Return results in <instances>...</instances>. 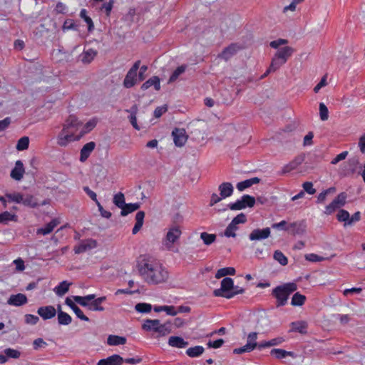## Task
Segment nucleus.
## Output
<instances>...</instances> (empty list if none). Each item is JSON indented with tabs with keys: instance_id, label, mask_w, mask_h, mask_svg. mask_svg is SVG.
I'll use <instances>...</instances> for the list:
<instances>
[{
	"instance_id": "obj_37",
	"label": "nucleus",
	"mask_w": 365,
	"mask_h": 365,
	"mask_svg": "<svg viewBox=\"0 0 365 365\" xmlns=\"http://www.w3.org/2000/svg\"><path fill=\"white\" fill-rule=\"evenodd\" d=\"M6 197L9 202H13L17 204H21V201L23 200V194L20 192H6Z\"/></svg>"
},
{
	"instance_id": "obj_3",
	"label": "nucleus",
	"mask_w": 365,
	"mask_h": 365,
	"mask_svg": "<svg viewBox=\"0 0 365 365\" xmlns=\"http://www.w3.org/2000/svg\"><path fill=\"white\" fill-rule=\"evenodd\" d=\"M294 283H287L277 286L272 290V295L277 299V307L284 306L287 304L289 296L297 289Z\"/></svg>"
},
{
	"instance_id": "obj_11",
	"label": "nucleus",
	"mask_w": 365,
	"mask_h": 365,
	"mask_svg": "<svg viewBox=\"0 0 365 365\" xmlns=\"http://www.w3.org/2000/svg\"><path fill=\"white\" fill-rule=\"evenodd\" d=\"M37 313L43 320H48L56 316V310L54 307L48 305L39 307Z\"/></svg>"
},
{
	"instance_id": "obj_10",
	"label": "nucleus",
	"mask_w": 365,
	"mask_h": 365,
	"mask_svg": "<svg viewBox=\"0 0 365 365\" xmlns=\"http://www.w3.org/2000/svg\"><path fill=\"white\" fill-rule=\"evenodd\" d=\"M271 234L269 227L263 229H255L249 235V240L250 241H261L267 239Z\"/></svg>"
},
{
	"instance_id": "obj_12",
	"label": "nucleus",
	"mask_w": 365,
	"mask_h": 365,
	"mask_svg": "<svg viewBox=\"0 0 365 365\" xmlns=\"http://www.w3.org/2000/svg\"><path fill=\"white\" fill-rule=\"evenodd\" d=\"M27 302V297L21 293L11 294L7 300V304L14 307H20L26 304Z\"/></svg>"
},
{
	"instance_id": "obj_32",
	"label": "nucleus",
	"mask_w": 365,
	"mask_h": 365,
	"mask_svg": "<svg viewBox=\"0 0 365 365\" xmlns=\"http://www.w3.org/2000/svg\"><path fill=\"white\" fill-rule=\"evenodd\" d=\"M96 55L97 51L96 50L92 48L88 49L83 52L81 61L84 63H89L94 59Z\"/></svg>"
},
{
	"instance_id": "obj_9",
	"label": "nucleus",
	"mask_w": 365,
	"mask_h": 365,
	"mask_svg": "<svg viewBox=\"0 0 365 365\" xmlns=\"http://www.w3.org/2000/svg\"><path fill=\"white\" fill-rule=\"evenodd\" d=\"M307 223L305 220L295 221L289 225L288 232L292 235H303L306 233Z\"/></svg>"
},
{
	"instance_id": "obj_62",
	"label": "nucleus",
	"mask_w": 365,
	"mask_h": 365,
	"mask_svg": "<svg viewBox=\"0 0 365 365\" xmlns=\"http://www.w3.org/2000/svg\"><path fill=\"white\" fill-rule=\"evenodd\" d=\"M304 192H306L309 195H314L316 192V190L313 187L312 182H305L302 185Z\"/></svg>"
},
{
	"instance_id": "obj_6",
	"label": "nucleus",
	"mask_w": 365,
	"mask_h": 365,
	"mask_svg": "<svg viewBox=\"0 0 365 365\" xmlns=\"http://www.w3.org/2000/svg\"><path fill=\"white\" fill-rule=\"evenodd\" d=\"M234 281L230 277H225L221 281L220 289H215L213 294L215 297H222L227 298V294H230L233 289Z\"/></svg>"
},
{
	"instance_id": "obj_17",
	"label": "nucleus",
	"mask_w": 365,
	"mask_h": 365,
	"mask_svg": "<svg viewBox=\"0 0 365 365\" xmlns=\"http://www.w3.org/2000/svg\"><path fill=\"white\" fill-rule=\"evenodd\" d=\"M218 190L220 191V195L225 199L228 197H230L234 192V187L230 182H222L218 187Z\"/></svg>"
},
{
	"instance_id": "obj_13",
	"label": "nucleus",
	"mask_w": 365,
	"mask_h": 365,
	"mask_svg": "<svg viewBox=\"0 0 365 365\" xmlns=\"http://www.w3.org/2000/svg\"><path fill=\"white\" fill-rule=\"evenodd\" d=\"M25 173V168L21 160H17L15 163L14 168L11 171V178L16 181H20Z\"/></svg>"
},
{
	"instance_id": "obj_34",
	"label": "nucleus",
	"mask_w": 365,
	"mask_h": 365,
	"mask_svg": "<svg viewBox=\"0 0 365 365\" xmlns=\"http://www.w3.org/2000/svg\"><path fill=\"white\" fill-rule=\"evenodd\" d=\"M271 355L277 359H283L287 356H294V353L282 349H273L270 351Z\"/></svg>"
},
{
	"instance_id": "obj_27",
	"label": "nucleus",
	"mask_w": 365,
	"mask_h": 365,
	"mask_svg": "<svg viewBox=\"0 0 365 365\" xmlns=\"http://www.w3.org/2000/svg\"><path fill=\"white\" fill-rule=\"evenodd\" d=\"M145 217V212L143 211H139L135 215V224L132 230L133 235L137 234L141 229L143 225Z\"/></svg>"
},
{
	"instance_id": "obj_49",
	"label": "nucleus",
	"mask_w": 365,
	"mask_h": 365,
	"mask_svg": "<svg viewBox=\"0 0 365 365\" xmlns=\"http://www.w3.org/2000/svg\"><path fill=\"white\" fill-rule=\"evenodd\" d=\"M29 138L26 136L21 138L17 143L16 149L18 150H24L29 148Z\"/></svg>"
},
{
	"instance_id": "obj_31",
	"label": "nucleus",
	"mask_w": 365,
	"mask_h": 365,
	"mask_svg": "<svg viewBox=\"0 0 365 365\" xmlns=\"http://www.w3.org/2000/svg\"><path fill=\"white\" fill-rule=\"evenodd\" d=\"M126 342V339L123 336L110 335L108 337L107 343L110 346L123 345Z\"/></svg>"
},
{
	"instance_id": "obj_25",
	"label": "nucleus",
	"mask_w": 365,
	"mask_h": 365,
	"mask_svg": "<svg viewBox=\"0 0 365 365\" xmlns=\"http://www.w3.org/2000/svg\"><path fill=\"white\" fill-rule=\"evenodd\" d=\"M259 181H260V179L255 177V178L245 180L244 181L239 182L237 184L236 187L239 191H243L245 189L251 187L252 185L259 183Z\"/></svg>"
},
{
	"instance_id": "obj_52",
	"label": "nucleus",
	"mask_w": 365,
	"mask_h": 365,
	"mask_svg": "<svg viewBox=\"0 0 365 365\" xmlns=\"http://www.w3.org/2000/svg\"><path fill=\"white\" fill-rule=\"evenodd\" d=\"M242 202L245 205L246 207H252L255 204V198L252 196H250L249 195H244L240 198Z\"/></svg>"
},
{
	"instance_id": "obj_51",
	"label": "nucleus",
	"mask_w": 365,
	"mask_h": 365,
	"mask_svg": "<svg viewBox=\"0 0 365 365\" xmlns=\"http://www.w3.org/2000/svg\"><path fill=\"white\" fill-rule=\"evenodd\" d=\"M113 203L116 207L120 209L125 203L124 195L122 192L115 194L113 197Z\"/></svg>"
},
{
	"instance_id": "obj_7",
	"label": "nucleus",
	"mask_w": 365,
	"mask_h": 365,
	"mask_svg": "<svg viewBox=\"0 0 365 365\" xmlns=\"http://www.w3.org/2000/svg\"><path fill=\"white\" fill-rule=\"evenodd\" d=\"M98 245L97 241L93 239H86L81 240L74 247V252L76 254L83 253L86 251L96 248Z\"/></svg>"
},
{
	"instance_id": "obj_8",
	"label": "nucleus",
	"mask_w": 365,
	"mask_h": 365,
	"mask_svg": "<svg viewBox=\"0 0 365 365\" xmlns=\"http://www.w3.org/2000/svg\"><path fill=\"white\" fill-rule=\"evenodd\" d=\"M173 141L177 147H182L187 142L188 135L184 128H175L172 131Z\"/></svg>"
},
{
	"instance_id": "obj_4",
	"label": "nucleus",
	"mask_w": 365,
	"mask_h": 365,
	"mask_svg": "<svg viewBox=\"0 0 365 365\" xmlns=\"http://www.w3.org/2000/svg\"><path fill=\"white\" fill-rule=\"evenodd\" d=\"M182 231L178 225H173L168 229L165 237L163 239V245L167 250H172L174 244L180 239Z\"/></svg>"
},
{
	"instance_id": "obj_55",
	"label": "nucleus",
	"mask_w": 365,
	"mask_h": 365,
	"mask_svg": "<svg viewBox=\"0 0 365 365\" xmlns=\"http://www.w3.org/2000/svg\"><path fill=\"white\" fill-rule=\"evenodd\" d=\"M319 116L323 121L327 120L329 118V110L324 103H319Z\"/></svg>"
},
{
	"instance_id": "obj_18",
	"label": "nucleus",
	"mask_w": 365,
	"mask_h": 365,
	"mask_svg": "<svg viewBox=\"0 0 365 365\" xmlns=\"http://www.w3.org/2000/svg\"><path fill=\"white\" fill-rule=\"evenodd\" d=\"M96 147V143L93 141L85 144L81 150L80 160L81 162L86 161L90 156Z\"/></svg>"
},
{
	"instance_id": "obj_57",
	"label": "nucleus",
	"mask_w": 365,
	"mask_h": 365,
	"mask_svg": "<svg viewBox=\"0 0 365 365\" xmlns=\"http://www.w3.org/2000/svg\"><path fill=\"white\" fill-rule=\"evenodd\" d=\"M62 29L63 31H66L68 30H76L77 26L76 25L75 22L72 19H66L63 25L62 26Z\"/></svg>"
},
{
	"instance_id": "obj_35",
	"label": "nucleus",
	"mask_w": 365,
	"mask_h": 365,
	"mask_svg": "<svg viewBox=\"0 0 365 365\" xmlns=\"http://www.w3.org/2000/svg\"><path fill=\"white\" fill-rule=\"evenodd\" d=\"M205 349L202 346H195L193 347L188 348L186 350V354L190 357L194 358L197 357L203 354Z\"/></svg>"
},
{
	"instance_id": "obj_45",
	"label": "nucleus",
	"mask_w": 365,
	"mask_h": 365,
	"mask_svg": "<svg viewBox=\"0 0 365 365\" xmlns=\"http://www.w3.org/2000/svg\"><path fill=\"white\" fill-rule=\"evenodd\" d=\"M80 16L87 24L88 31H93L94 29L93 22L92 19L87 15V11L85 9L81 10Z\"/></svg>"
},
{
	"instance_id": "obj_29",
	"label": "nucleus",
	"mask_w": 365,
	"mask_h": 365,
	"mask_svg": "<svg viewBox=\"0 0 365 365\" xmlns=\"http://www.w3.org/2000/svg\"><path fill=\"white\" fill-rule=\"evenodd\" d=\"M71 283L68 282L67 281H63L59 283V284L53 289V292L58 297H62L66 293H67L69 290V287Z\"/></svg>"
},
{
	"instance_id": "obj_41",
	"label": "nucleus",
	"mask_w": 365,
	"mask_h": 365,
	"mask_svg": "<svg viewBox=\"0 0 365 365\" xmlns=\"http://www.w3.org/2000/svg\"><path fill=\"white\" fill-rule=\"evenodd\" d=\"M235 274V269L233 267H224L219 269L216 274L215 277L220 279L227 275H234Z\"/></svg>"
},
{
	"instance_id": "obj_48",
	"label": "nucleus",
	"mask_w": 365,
	"mask_h": 365,
	"mask_svg": "<svg viewBox=\"0 0 365 365\" xmlns=\"http://www.w3.org/2000/svg\"><path fill=\"white\" fill-rule=\"evenodd\" d=\"M227 208H230L231 210H240L245 208V205H244L241 200L239 199L233 203L228 204L227 207L222 209V210L225 211Z\"/></svg>"
},
{
	"instance_id": "obj_58",
	"label": "nucleus",
	"mask_w": 365,
	"mask_h": 365,
	"mask_svg": "<svg viewBox=\"0 0 365 365\" xmlns=\"http://www.w3.org/2000/svg\"><path fill=\"white\" fill-rule=\"evenodd\" d=\"M47 343L42 339L38 338L33 341V348L34 350L43 349L47 346Z\"/></svg>"
},
{
	"instance_id": "obj_43",
	"label": "nucleus",
	"mask_w": 365,
	"mask_h": 365,
	"mask_svg": "<svg viewBox=\"0 0 365 365\" xmlns=\"http://www.w3.org/2000/svg\"><path fill=\"white\" fill-rule=\"evenodd\" d=\"M17 216L11 214L8 211H5L0 214V223L6 224L9 221H16Z\"/></svg>"
},
{
	"instance_id": "obj_22",
	"label": "nucleus",
	"mask_w": 365,
	"mask_h": 365,
	"mask_svg": "<svg viewBox=\"0 0 365 365\" xmlns=\"http://www.w3.org/2000/svg\"><path fill=\"white\" fill-rule=\"evenodd\" d=\"M81 123L78 121V118L74 115H70L68 118L66 120V123L63 124V128H66V130H74L75 132L78 130Z\"/></svg>"
},
{
	"instance_id": "obj_64",
	"label": "nucleus",
	"mask_w": 365,
	"mask_h": 365,
	"mask_svg": "<svg viewBox=\"0 0 365 365\" xmlns=\"http://www.w3.org/2000/svg\"><path fill=\"white\" fill-rule=\"evenodd\" d=\"M338 208H339V206L336 204V202H334V200H333L330 204H329L325 207L324 212L327 215H331Z\"/></svg>"
},
{
	"instance_id": "obj_54",
	"label": "nucleus",
	"mask_w": 365,
	"mask_h": 365,
	"mask_svg": "<svg viewBox=\"0 0 365 365\" xmlns=\"http://www.w3.org/2000/svg\"><path fill=\"white\" fill-rule=\"evenodd\" d=\"M4 353L6 354L7 359L9 358L19 359L21 356V352L19 351L11 348L5 349L4 350Z\"/></svg>"
},
{
	"instance_id": "obj_59",
	"label": "nucleus",
	"mask_w": 365,
	"mask_h": 365,
	"mask_svg": "<svg viewBox=\"0 0 365 365\" xmlns=\"http://www.w3.org/2000/svg\"><path fill=\"white\" fill-rule=\"evenodd\" d=\"M97 124V120L96 118L91 119L88 120L83 127V133H86L92 130Z\"/></svg>"
},
{
	"instance_id": "obj_56",
	"label": "nucleus",
	"mask_w": 365,
	"mask_h": 365,
	"mask_svg": "<svg viewBox=\"0 0 365 365\" xmlns=\"http://www.w3.org/2000/svg\"><path fill=\"white\" fill-rule=\"evenodd\" d=\"M113 4L114 0H109L108 2H104L101 7V10L103 11L107 16H109L112 11Z\"/></svg>"
},
{
	"instance_id": "obj_53",
	"label": "nucleus",
	"mask_w": 365,
	"mask_h": 365,
	"mask_svg": "<svg viewBox=\"0 0 365 365\" xmlns=\"http://www.w3.org/2000/svg\"><path fill=\"white\" fill-rule=\"evenodd\" d=\"M135 309L140 313H149L152 309V306L147 303H138L135 305Z\"/></svg>"
},
{
	"instance_id": "obj_20",
	"label": "nucleus",
	"mask_w": 365,
	"mask_h": 365,
	"mask_svg": "<svg viewBox=\"0 0 365 365\" xmlns=\"http://www.w3.org/2000/svg\"><path fill=\"white\" fill-rule=\"evenodd\" d=\"M168 345L175 348H185L188 345V341H185L183 338L178 336H172L168 339Z\"/></svg>"
},
{
	"instance_id": "obj_19",
	"label": "nucleus",
	"mask_w": 365,
	"mask_h": 365,
	"mask_svg": "<svg viewBox=\"0 0 365 365\" xmlns=\"http://www.w3.org/2000/svg\"><path fill=\"white\" fill-rule=\"evenodd\" d=\"M59 224L57 219H53L51 222L47 223L43 227L37 229L36 234L41 235H46L50 234L54 228Z\"/></svg>"
},
{
	"instance_id": "obj_36",
	"label": "nucleus",
	"mask_w": 365,
	"mask_h": 365,
	"mask_svg": "<svg viewBox=\"0 0 365 365\" xmlns=\"http://www.w3.org/2000/svg\"><path fill=\"white\" fill-rule=\"evenodd\" d=\"M336 219L339 222H343L344 227L349 225L350 215L348 211L340 210L336 215Z\"/></svg>"
},
{
	"instance_id": "obj_23",
	"label": "nucleus",
	"mask_w": 365,
	"mask_h": 365,
	"mask_svg": "<svg viewBox=\"0 0 365 365\" xmlns=\"http://www.w3.org/2000/svg\"><path fill=\"white\" fill-rule=\"evenodd\" d=\"M160 320L147 319L144 321L142 329L146 331L156 332Z\"/></svg>"
},
{
	"instance_id": "obj_61",
	"label": "nucleus",
	"mask_w": 365,
	"mask_h": 365,
	"mask_svg": "<svg viewBox=\"0 0 365 365\" xmlns=\"http://www.w3.org/2000/svg\"><path fill=\"white\" fill-rule=\"evenodd\" d=\"M304 257L307 261L312 262H322L324 259L323 257L314 253L307 254Z\"/></svg>"
},
{
	"instance_id": "obj_60",
	"label": "nucleus",
	"mask_w": 365,
	"mask_h": 365,
	"mask_svg": "<svg viewBox=\"0 0 365 365\" xmlns=\"http://www.w3.org/2000/svg\"><path fill=\"white\" fill-rule=\"evenodd\" d=\"M24 318H25V322L28 324H31V325L36 324L38 323V322L39 321L38 317L34 315V314H26Z\"/></svg>"
},
{
	"instance_id": "obj_63",
	"label": "nucleus",
	"mask_w": 365,
	"mask_h": 365,
	"mask_svg": "<svg viewBox=\"0 0 365 365\" xmlns=\"http://www.w3.org/2000/svg\"><path fill=\"white\" fill-rule=\"evenodd\" d=\"M346 197L347 195L345 192H341L334 200V202H336V204L339 206V207H341L346 203Z\"/></svg>"
},
{
	"instance_id": "obj_28",
	"label": "nucleus",
	"mask_w": 365,
	"mask_h": 365,
	"mask_svg": "<svg viewBox=\"0 0 365 365\" xmlns=\"http://www.w3.org/2000/svg\"><path fill=\"white\" fill-rule=\"evenodd\" d=\"M140 205L139 202L135 203H125L124 205L120 208V215L126 216L128 214L139 209Z\"/></svg>"
},
{
	"instance_id": "obj_30",
	"label": "nucleus",
	"mask_w": 365,
	"mask_h": 365,
	"mask_svg": "<svg viewBox=\"0 0 365 365\" xmlns=\"http://www.w3.org/2000/svg\"><path fill=\"white\" fill-rule=\"evenodd\" d=\"M257 333L255 331L250 332L247 335V343L245 344L246 347H248V349H250L251 351H253L255 348H257L258 344L257 343Z\"/></svg>"
},
{
	"instance_id": "obj_14",
	"label": "nucleus",
	"mask_w": 365,
	"mask_h": 365,
	"mask_svg": "<svg viewBox=\"0 0 365 365\" xmlns=\"http://www.w3.org/2000/svg\"><path fill=\"white\" fill-rule=\"evenodd\" d=\"M124 359L118 354H113L106 359H101L97 365H122Z\"/></svg>"
},
{
	"instance_id": "obj_33",
	"label": "nucleus",
	"mask_w": 365,
	"mask_h": 365,
	"mask_svg": "<svg viewBox=\"0 0 365 365\" xmlns=\"http://www.w3.org/2000/svg\"><path fill=\"white\" fill-rule=\"evenodd\" d=\"M171 332V324L170 322H165L164 324H160L159 322V325L158 326V329L156 333L158 334L160 336H164Z\"/></svg>"
},
{
	"instance_id": "obj_39",
	"label": "nucleus",
	"mask_w": 365,
	"mask_h": 365,
	"mask_svg": "<svg viewBox=\"0 0 365 365\" xmlns=\"http://www.w3.org/2000/svg\"><path fill=\"white\" fill-rule=\"evenodd\" d=\"M21 204L31 207H36L38 205L36 200L31 195H23V200L21 201Z\"/></svg>"
},
{
	"instance_id": "obj_24",
	"label": "nucleus",
	"mask_w": 365,
	"mask_h": 365,
	"mask_svg": "<svg viewBox=\"0 0 365 365\" xmlns=\"http://www.w3.org/2000/svg\"><path fill=\"white\" fill-rule=\"evenodd\" d=\"M151 86H154L156 91H159L160 89V78L158 76H153L146 81L141 86V89L143 91L147 90Z\"/></svg>"
},
{
	"instance_id": "obj_50",
	"label": "nucleus",
	"mask_w": 365,
	"mask_h": 365,
	"mask_svg": "<svg viewBox=\"0 0 365 365\" xmlns=\"http://www.w3.org/2000/svg\"><path fill=\"white\" fill-rule=\"evenodd\" d=\"M284 63L285 62L274 56L269 66V71H273L274 72Z\"/></svg>"
},
{
	"instance_id": "obj_1",
	"label": "nucleus",
	"mask_w": 365,
	"mask_h": 365,
	"mask_svg": "<svg viewBox=\"0 0 365 365\" xmlns=\"http://www.w3.org/2000/svg\"><path fill=\"white\" fill-rule=\"evenodd\" d=\"M141 279L148 285H158L168 282V269L157 259L144 257L137 265Z\"/></svg>"
},
{
	"instance_id": "obj_2",
	"label": "nucleus",
	"mask_w": 365,
	"mask_h": 365,
	"mask_svg": "<svg viewBox=\"0 0 365 365\" xmlns=\"http://www.w3.org/2000/svg\"><path fill=\"white\" fill-rule=\"evenodd\" d=\"M73 300L82 307H86L92 312H103L105 308L102 306V303L106 300V297L103 296L96 298L93 294L86 296H73Z\"/></svg>"
},
{
	"instance_id": "obj_42",
	"label": "nucleus",
	"mask_w": 365,
	"mask_h": 365,
	"mask_svg": "<svg viewBox=\"0 0 365 365\" xmlns=\"http://www.w3.org/2000/svg\"><path fill=\"white\" fill-rule=\"evenodd\" d=\"M292 330L294 331L299 332L301 334H305L307 332V324L305 322H295L292 323Z\"/></svg>"
},
{
	"instance_id": "obj_5",
	"label": "nucleus",
	"mask_w": 365,
	"mask_h": 365,
	"mask_svg": "<svg viewBox=\"0 0 365 365\" xmlns=\"http://www.w3.org/2000/svg\"><path fill=\"white\" fill-rule=\"evenodd\" d=\"M78 137L75 135V130H68L66 128H62L57 136V144L61 147H66L71 142L78 140Z\"/></svg>"
},
{
	"instance_id": "obj_44",
	"label": "nucleus",
	"mask_w": 365,
	"mask_h": 365,
	"mask_svg": "<svg viewBox=\"0 0 365 365\" xmlns=\"http://www.w3.org/2000/svg\"><path fill=\"white\" fill-rule=\"evenodd\" d=\"M306 300V297L304 295L301 294L299 292L295 293L291 301V304L292 306H302L304 304Z\"/></svg>"
},
{
	"instance_id": "obj_38",
	"label": "nucleus",
	"mask_w": 365,
	"mask_h": 365,
	"mask_svg": "<svg viewBox=\"0 0 365 365\" xmlns=\"http://www.w3.org/2000/svg\"><path fill=\"white\" fill-rule=\"evenodd\" d=\"M186 68L187 66L185 65L178 66L170 76L168 80V83L175 82L179 78V76L185 71Z\"/></svg>"
},
{
	"instance_id": "obj_46",
	"label": "nucleus",
	"mask_w": 365,
	"mask_h": 365,
	"mask_svg": "<svg viewBox=\"0 0 365 365\" xmlns=\"http://www.w3.org/2000/svg\"><path fill=\"white\" fill-rule=\"evenodd\" d=\"M273 258L282 266H285L288 264L287 257L279 250H276L274 252Z\"/></svg>"
},
{
	"instance_id": "obj_26",
	"label": "nucleus",
	"mask_w": 365,
	"mask_h": 365,
	"mask_svg": "<svg viewBox=\"0 0 365 365\" xmlns=\"http://www.w3.org/2000/svg\"><path fill=\"white\" fill-rule=\"evenodd\" d=\"M58 322L60 325H68L72 322L71 317L66 312H63L61 309V306L58 307Z\"/></svg>"
},
{
	"instance_id": "obj_21",
	"label": "nucleus",
	"mask_w": 365,
	"mask_h": 365,
	"mask_svg": "<svg viewBox=\"0 0 365 365\" xmlns=\"http://www.w3.org/2000/svg\"><path fill=\"white\" fill-rule=\"evenodd\" d=\"M293 52L294 49L292 47L284 46L277 50L274 56L286 63L287 59L292 56Z\"/></svg>"
},
{
	"instance_id": "obj_40",
	"label": "nucleus",
	"mask_w": 365,
	"mask_h": 365,
	"mask_svg": "<svg viewBox=\"0 0 365 365\" xmlns=\"http://www.w3.org/2000/svg\"><path fill=\"white\" fill-rule=\"evenodd\" d=\"M239 229L238 225L233 223L232 221L228 225L225 230V236L227 237H235L236 231Z\"/></svg>"
},
{
	"instance_id": "obj_15",
	"label": "nucleus",
	"mask_w": 365,
	"mask_h": 365,
	"mask_svg": "<svg viewBox=\"0 0 365 365\" xmlns=\"http://www.w3.org/2000/svg\"><path fill=\"white\" fill-rule=\"evenodd\" d=\"M138 73L129 70L125 75L123 85L126 88H130L138 83Z\"/></svg>"
},
{
	"instance_id": "obj_47",
	"label": "nucleus",
	"mask_w": 365,
	"mask_h": 365,
	"mask_svg": "<svg viewBox=\"0 0 365 365\" xmlns=\"http://www.w3.org/2000/svg\"><path fill=\"white\" fill-rule=\"evenodd\" d=\"M200 238L206 245H210L215 242L216 236L214 234H209L204 232L200 234Z\"/></svg>"
},
{
	"instance_id": "obj_16",
	"label": "nucleus",
	"mask_w": 365,
	"mask_h": 365,
	"mask_svg": "<svg viewBox=\"0 0 365 365\" xmlns=\"http://www.w3.org/2000/svg\"><path fill=\"white\" fill-rule=\"evenodd\" d=\"M241 47L236 43H232L229 46L226 47L222 53L220 54V57L221 58L225 59V61L229 60L232 56H233Z\"/></svg>"
}]
</instances>
